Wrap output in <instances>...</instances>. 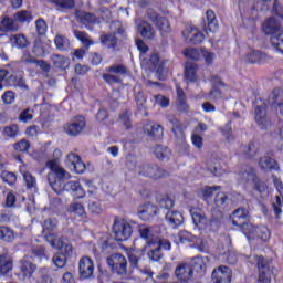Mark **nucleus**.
<instances>
[{"instance_id":"nucleus-54","label":"nucleus","mask_w":283,"mask_h":283,"mask_svg":"<svg viewBox=\"0 0 283 283\" xmlns=\"http://www.w3.org/2000/svg\"><path fill=\"white\" fill-rule=\"evenodd\" d=\"M208 81L210 82L211 88L220 90V87H227V83L222 81V77L219 75H210Z\"/></svg>"},{"instance_id":"nucleus-34","label":"nucleus","mask_w":283,"mask_h":283,"mask_svg":"<svg viewBox=\"0 0 283 283\" xmlns=\"http://www.w3.org/2000/svg\"><path fill=\"white\" fill-rule=\"evenodd\" d=\"M177 109L181 113L189 112V104H187V96L185 91L180 87H177Z\"/></svg>"},{"instance_id":"nucleus-3","label":"nucleus","mask_w":283,"mask_h":283,"mask_svg":"<svg viewBox=\"0 0 283 283\" xmlns=\"http://www.w3.org/2000/svg\"><path fill=\"white\" fill-rule=\"evenodd\" d=\"M106 264L115 275H127V258L122 253H114L107 256Z\"/></svg>"},{"instance_id":"nucleus-8","label":"nucleus","mask_w":283,"mask_h":283,"mask_svg":"<svg viewBox=\"0 0 283 283\" xmlns=\"http://www.w3.org/2000/svg\"><path fill=\"white\" fill-rule=\"evenodd\" d=\"M87 122L84 116H76L71 122L66 123L63 127L67 136L76 137L81 136L83 129H85Z\"/></svg>"},{"instance_id":"nucleus-14","label":"nucleus","mask_w":283,"mask_h":283,"mask_svg":"<svg viewBox=\"0 0 283 283\" xmlns=\"http://www.w3.org/2000/svg\"><path fill=\"white\" fill-rule=\"evenodd\" d=\"M168 123H170L171 126V132L177 138V140H180V143L185 144V130L187 129V126L176 115H168L167 116Z\"/></svg>"},{"instance_id":"nucleus-12","label":"nucleus","mask_w":283,"mask_h":283,"mask_svg":"<svg viewBox=\"0 0 283 283\" xmlns=\"http://www.w3.org/2000/svg\"><path fill=\"white\" fill-rule=\"evenodd\" d=\"M20 269V280L25 282V280H31V277L36 273V264H34L28 256H24L19 261Z\"/></svg>"},{"instance_id":"nucleus-55","label":"nucleus","mask_w":283,"mask_h":283,"mask_svg":"<svg viewBox=\"0 0 283 283\" xmlns=\"http://www.w3.org/2000/svg\"><path fill=\"white\" fill-rule=\"evenodd\" d=\"M52 262L57 269H63L67 264V256L63 253H56L53 255Z\"/></svg>"},{"instance_id":"nucleus-40","label":"nucleus","mask_w":283,"mask_h":283,"mask_svg":"<svg viewBox=\"0 0 283 283\" xmlns=\"http://www.w3.org/2000/svg\"><path fill=\"white\" fill-rule=\"evenodd\" d=\"M222 220H224V213L222 211L216 209L211 211V218L209 221L211 227L220 229Z\"/></svg>"},{"instance_id":"nucleus-7","label":"nucleus","mask_w":283,"mask_h":283,"mask_svg":"<svg viewBox=\"0 0 283 283\" xmlns=\"http://www.w3.org/2000/svg\"><path fill=\"white\" fill-rule=\"evenodd\" d=\"M233 227H238L241 233H245L247 229L251 224L249 222V210L245 208H238L231 216Z\"/></svg>"},{"instance_id":"nucleus-43","label":"nucleus","mask_w":283,"mask_h":283,"mask_svg":"<svg viewBox=\"0 0 283 283\" xmlns=\"http://www.w3.org/2000/svg\"><path fill=\"white\" fill-rule=\"evenodd\" d=\"M214 205L218 209H227L229 207V195L227 192H218L214 197Z\"/></svg>"},{"instance_id":"nucleus-26","label":"nucleus","mask_w":283,"mask_h":283,"mask_svg":"<svg viewBox=\"0 0 283 283\" xmlns=\"http://www.w3.org/2000/svg\"><path fill=\"white\" fill-rule=\"evenodd\" d=\"M0 32H19V24H17V20L4 15L0 21Z\"/></svg>"},{"instance_id":"nucleus-27","label":"nucleus","mask_w":283,"mask_h":283,"mask_svg":"<svg viewBox=\"0 0 283 283\" xmlns=\"http://www.w3.org/2000/svg\"><path fill=\"white\" fill-rule=\"evenodd\" d=\"M259 166L263 171H280V164L271 157H261Z\"/></svg>"},{"instance_id":"nucleus-33","label":"nucleus","mask_w":283,"mask_h":283,"mask_svg":"<svg viewBox=\"0 0 283 283\" xmlns=\"http://www.w3.org/2000/svg\"><path fill=\"white\" fill-rule=\"evenodd\" d=\"M51 61L56 70H67V67H70V57H65L61 54H53Z\"/></svg>"},{"instance_id":"nucleus-10","label":"nucleus","mask_w":283,"mask_h":283,"mask_svg":"<svg viewBox=\"0 0 283 283\" xmlns=\"http://www.w3.org/2000/svg\"><path fill=\"white\" fill-rule=\"evenodd\" d=\"M159 211L160 210L158 209V206H156L151 202H146L138 207L137 216L144 222H151V220H154V218H156V216H158Z\"/></svg>"},{"instance_id":"nucleus-62","label":"nucleus","mask_w":283,"mask_h":283,"mask_svg":"<svg viewBox=\"0 0 283 283\" xmlns=\"http://www.w3.org/2000/svg\"><path fill=\"white\" fill-rule=\"evenodd\" d=\"M1 98L4 105H12V103L17 101V93H14L13 91H6L2 94Z\"/></svg>"},{"instance_id":"nucleus-23","label":"nucleus","mask_w":283,"mask_h":283,"mask_svg":"<svg viewBox=\"0 0 283 283\" xmlns=\"http://www.w3.org/2000/svg\"><path fill=\"white\" fill-rule=\"evenodd\" d=\"M165 220L171 229H178L185 222V217L180 211L172 210L166 213Z\"/></svg>"},{"instance_id":"nucleus-57","label":"nucleus","mask_w":283,"mask_h":283,"mask_svg":"<svg viewBox=\"0 0 283 283\" xmlns=\"http://www.w3.org/2000/svg\"><path fill=\"white\" fill-rule=\"evenodd\" d=\"M42 227L44 231H56V228L59 227V219L48 218L44 220Z\"/></svg>"},{"instance_id":"nucleus-4","label":"nucleus","mask_w":283,"mask_h":283,"mask_svg":"<svg viewBox=\"0 0 283 283\" xmlns=\"http://www.w3.org/2000/svg\"><path fill=\"white\" fill-rule=\"evenodd\" d=\"M113 233L116 242H127L129 238H132V233H134V228L132 223L125 220H115L113 224Z\"/></svg>"},{"instance_id":"nucleus-50","label":"nucleus","mask_w":283,"mask_h":283,"mask_svg":"<svg viewBox=\"0 0 283 283\" xmlns=\"http://www.w3.org/2000/svg\"><path fill=\"white\" fill-rule=\"evenodd\" d=\"M254 191H258L261 196L269 191V186L260 177H253Z\"/></svg>"},{"instance_id":"nucleus-32","label":"nucleus","mask_w":283,"mask_h":283,"mask_svg":"<svg viewBox=\"0 0 283 283\" xmlns=\"http://www.w3.org/2000/svg\"><path fill=\"white\" fill-rule=\"evenodd\" d=\"M99 41L102 45H106L108 50H116V48H118V38L113 33L102 34Z\"/></svg>"},{"instance_id":"nucleus-39","label":"nucleus","mask_w":283,"mask_h":283,"mask_svg":"<svg viewBox=\"0 0 283 283\" xmlns=\"http://www.w3.org/2000/svg\"><path fill=\"white\" fill-rule=\"evenodd\" d=\"M54 44L56 50H60V52H66L70 50V39H67L65 35H55Z\"/></svg>"},{"instance_id":"nucleus-24","label":"nucleus","mask_w":283,"mask_h":283,"mask_svg":"<svg viewBox=\"0 0 283 283\" xmlns=\"http://www.w3.org/2000/svg\"><path fill=\"white\" fill-rule=\"evenodd\" d=\"M184 77L188 83H196L198 81V64L186 62Z\"/></svg>"},{"instance_id":"nucleus-52","label":"nucleus","mask_w":283,"mask_h":283,"mask_svg":"<svg viewBox=\"0 0 283 283\" xmlns=\"http://www.w3.org/2000/svg\"><path fill=\"white\" fill-rule=\"evenodd\" d=\"M157 202H159L161 209H174L175 201L168 195L158 197Z\"/></svg>"},{"instance_id":"nucleus-20","label":"nucleus","mask_w":283,"mask_h":283,"mask_svg":"<svg viewBox=\"0 0 283 283\" xmlns=\"http://www.w3.org/2000/svg\"><path fill=\"white\" fill-rule=\"evenodd\" d=\"M14 269L12 255L8 252L0 254V275H8Z\"/></svg>"},{"instance_id":"nucleus-61","label":"nucleus","mask_w":283,"mask_h":283,"mask_svg":"<svg viewBox=\"0 0 283 283\" xmlns=\"http://www.w3.org/2000/svg\"><path fill=\"white\" fill-rule=\"evenodd\" d=\"M158 30H161L163 32H169V20L167 18L159 15L157 18V21L154 23Z\"/></svg>"},{"instance_id":"nucleus-36","label":"nucleus","mask_w":283,"mask_h":283,"mask_svg":"<svg viewBox=\"0 0 283 283\" xmlns=\"http://www.w3.org/2000/svg\"><path fill=\"white\" fill-rule=\"evenodd\" d=\"M15 23H30L33 21L34 15L28 10H21L13 14Z\"/></svg>"},{"instance_id":"nucleus-60","label":"nucleus","mask_w":283,"mask_h":283,"mask_svg":"<svg viewBox=\"0 0 283 283\" xmlns=\"http://www.w3.org/2000/svg\"><path fill=\"white\" fill-rule=\"evenodd\" d=\"M69 211H71L72 213H76V216H80L81 218H85V216H87V213L85 212V207H83L82 203H71Z\"/></svg>"},{"instance_id":"nucleus-11","label":"nucleus","mask_w":283,"mask_h":283,"mask_svg":"<svg viewBox=\"0 0 283 283\" xmlns=\"http://www.w3.org/2000/svg\"><path fill=\"white\" fill-rule=\"evenodd\" d=\"M63 191H67L77 200L85 198V189H83V186L78 181H64V185L55 193L61 195Z\"/></svg>"},{"instance_id":"nucleus-30","label":"nucleus","mask_w":283,"mask_h":283,"mask_svg":"<svg viewBox=\"0 0 283 283\" xmlns=\"http://www.w3.org/2000/svg\"><path fill=\"white\" fill-rule=\"evenodd\" d=\"M144 255H145V248L133 249L130 252H128V262H129L130 269H138V262L143 260Z\"/></svg>"},{"instance_id":"nucleus-28","label":"nucleus","mask_w":283,"mask_h":283,"mask_svg":"<svg viewBox=\"0 0 283 283\" xmlns=\"http://www.w3.org/2000/svg\"><path fill=\"white\" fill-rule=\"evenodd\" d=\"M75 17L83 25H95V23H98V19L94 13L77 11L75 12Z\"/></svg>"},{"instance_id":"nucleus-49","label":"nucleus","mask_w":283,"mask_h":283,"mask_svg":"<svg viewBox=\"0 0 283 283\" xmlns=\"http://www.w3.org/2000/svg\"><path fill=\"white\" fill-rule=\"evenodd\" d=\"M208 98L212 103H220V101H224L226 95L220 88H210L208 93Z\"/></svg>"},{"instance_id":"nucleus-48","label":"nucleus","mask_w":283,"mask_h":283,"mask_svg":"<svg viewBox=\"0 0 283 283\" xmlns=\"http://www.w3.org/2000/svg\"><path fill=\"white\" fill-rule=\"evenodd\" d=\"M271 44L277 52H281L283 54V31L276 33L275 35H272L270 38Z\"/></svg>"},{"instance_id":"nucleus-42","label":"nucleus","mask_w":283,"mask_h":283,"mask_svg":"<svg viewBox=\"0 0 283 283\" xmlns=\"http://www.w3.org/2000/svg\"><path fill=\"white\" fill-rule=\"evenodd\" d=\"M31 252H32V255H34V258H39L41 262H43V260H45L46 262L48 260H50L48 250H45V247L43 245H33L31 249Z\"/></svg>"},{"instance_id":"nucleus-19","label":"nucleus","mask_w":283,"mask_h":283,"mask_svg":"<svg viewBox=\"0 0 283 283\" xmlns=\"http://www.w3.org/2000/svg\"><path fill=\"white\" fill-rule=\"evenodd\" d=\"M202 28L206 34L218 30V18H216V12H213V10H208L206 12V20L202 21Z\"/></svg>"},{"instance_id":"nucleus-53","label":"nucleus","mask_w":283,"mask_h":283,"mask_svg":"<svg viewBox=\"0 0 283 283\" xmlns=\"http://www.w3.org/2000/svg\"><path fill=\"white\" fill-rule=\"evenodd\" d=\"M52 3L62 10H73V8H76L74 0H52Z\"/></svg>"},{"instance_id":"nucleus-5","label":"nucleus","mask_w":283,"mask_h":283,"mask_svg":"<svg viewBox=\"0 0 283 283\" xmlns=\"http://www.w3.org/2000/svg\"><path fill=\"white\" fill-rule=\"evenodd\" d=\"M139 174L151 180H160V178H168L169 176V171L160 168V166L156 164H144L139 166Z\"/></svg>"},{"instance_id":"nucleus-29","label":"nucleus","mask_w":283,"mask_h":283,"mask_svg":"<svg viewBox=\"0 0 283 283\" xmlns=\"http://www.w3.org/2000/svg\"><path fill=\"white\" fill-rule=\"evenodd\" d=\"M49 48L50 46L48 44L38 38L33 42L32 54L39 57L48 56V54H50Z\"/></svg>"},{"instance_id":"nucleus-6","label":"nucleus","mask_w":283,"mask_h":283,"mask_svg":"<svg viewBox=\"0 0 283 283\" xmlns=\"http://www.w3.org/2000/svg\"><path fill=\"white\" fill-rule=\"evenodd\" d=\"M243 234L248 240H260L261 242H269L271 239V231L266 226H253V223L249 226Z\"/></svg>"},{"instance_id":"nucleus-18","label":"nucleus","mask_w":283,"mask_h":283,"mask_svg":"<svg viewBox=\"0 0 283 283\" xmlns=\"http://www.w3.org/2000/svg\"><path fill=\"white\" fill-rule=\"evenodd\" d=\"M263 32L264 34L271 36H275L282 32V23L280 22V19L270 17L268 20H265L263 23Z\"/></svg>"},{"instance_id":"nucleus-1","label":"nucleus","mask_w":283,"mask_h":283,"mask_svg":"<svg viewBox=\"0 0 283 283\" xmlns=\"http://www.w3.org/2000/svg\"><path fill=\"white\" fill-rule=\"evenodd\" d=\"M169 60H161L160 61V54L158 52H153L149 55V59H144L143 63H146L148 65V70H151L155 72L158 81H165V72L167 71V63Z\"/></svg>"},{"instance_id":"nucleus-13","label":"nucleus","mask_w":283,"mask_h":283,"mask_svg":"<svg viewBox=\"0 0 283 283\" xmlns=\"http://www.w3.org/2000/svg\"><path fill=\"white\" fill-rule=\"evenodd\" d=\"M143 133L149 140L157 142L161 140L163 136H165V128L160 124L148 123L144 125Z\"/></svg>"},{"instance_id":"nucleus-41","label":"nucleus","mask_w":283,"mask_h":283,"mask_svg":"<svg viewBox=\"0 0 283 283\" xmlns=\"http://www.w3.org/2000/svg\"><path fill=\"white\" fill-rule=\"evenodd\" d=\"M0 240L2 242H14V230L7 226H0Z\"/></svg>"},{"instance_id":"nucleus-17","label":"nucleus","mask_w":283,"mask_h":283,"mask_svg":"<svg viewBox=\"0 0 283 283\" xmlns=\"http://www.w3.org/2000/svg\"><path fill=\"white\" fill-rule=\"evenodd\" d=\"M181 34L186 38V41L192 45H200V43L205 41V33L198 31L196 27H187Z\"/></svg>"},{"instance_id":"nucleus-22","label":"nucleus","mask_w":283,"mask_h":283,"mask_svg":"<svg viewBox=\"0 0 283 283\" xmlns=\"http://www.w3.org/2000/svg\"><path fill=\"white\" fill-rule=\"evenodd\" d=\"M188 266L191 270L192 275H205V271H207V264H205V260L202 256H195L188 262Z\"/></svg>"},{"instance_id":"nucleus-46","label":"nucleus","mask_w":283,"mask_h":283,"mask_svg":"<svg viewBox=\"0 0 283 283\" xmlns=\"http://www.w3.org/2000/svg\"><path fill=\"white\" fill-rule=\"evenodd\" d=\"M2 134L7 138H17V136H19L21 134V130L19 129V125L11 124L3 128Z\"/></svg>"},{"instance_id":"nucleus-37","label":"nucleus","mask_w":283,"mask_h":283,"mask_svg":"<svg viewBox=\"0 0 283 283\" xmlns=\"http://www.w3.org/2000/svg\"><path fill=\"white\" fill-rule=\"evenodd\" d=\"M73 34L77 41L82 42L84 48H90V45H94V41L90 39V34L85 31H78V29L73 30Z\"/></svg>"},{"instance_id":"nucleus-15","label":"nucleus","mask_w":283,"mask_h":283,"mask_svg":"<svg viewBox=\"0 0 283 283\" xmlns=\"http://www.w3.org/2000/svg\"><path fill=\"white\" fill-rule=\"evenodd\" d=\"M233 271L227 265H220L212 271L213 283H231Z\"/></svg>"},{"instance_id":"nucleus-58","label":"nucleus","mask_w":283,"mask_h":283,"mask_svg":"<svg viewBox=\"0 0 283 283\" xmlns=\"http://www.w3.org/2000/svg\"><path fill=\"white\" fill-rule=\"evenodd\" d=\"M0 178H2L3 182H7V185H10V187L17 184V175L14 172L3 170L0 175Z\"/></svg>"},{"instance_id":"nucleus-16","label":"nucleus","mask_w":283,"mask_h":283,"mask_svg":"<svg viewBox=\"0 0 283 283\" xmlns=\"http://www.w3.org/2000/svg\"><path fill=\"white\" fill-rule=\"evenodd\" d=\"M256 266L259 269V283H271V269L269 261L264 256L256 258Z\"/></svg>"},{"instance_id":"nucleus-45","label":"nucleus","mask_w":283,"mask_h":283,"mask_svg":"<svg viewBox=\"0 0 283 283\" xmlns=\"http://www.w3.org/2000/svg\"><path fill=\"white\" fill-rule=\"evenodd\" d=\"M23 180L27 189H29L30 191H36V177H34L32 172L25 171L23 174Z\"/></svg>"},{"instance_id":"nucleus-44","label":"nucleus","mask_w":283,"mask_h":283,"mask_svg":"<svg viewBox=\"0 0 283 283\" xmlns=\"http://www.w3.org/2000/svg\"><path fill=\"white\" fill-rule=\"evenodd\" d=\"M138 30L144 39H149V40L154 39L155 31L151 24L147 22H143L142 24L138 25Z\"/></svg>"},{"instance_id":"nucleus-64","label":"nucleus","mask_w":283,"mask_h":283,"mask_svg":"<svg viewBox=\"0 0 283 283\" xmlns=\"http://www.w3.org/2000/svg\"><path fill=\"white\" fill-rule=\"evenodd\" d=\"M36 283H52V276L45 273V268L40 269V276L38 277Z\"/></svg>"},{"instance_id":"nucleus-59","label":"nucleus","mask_w":283,"mask_h":283,"mask_svg":"<svg viewBox=\"0 0 283 283\" xmlns=\"http://www.w3.org/2000/svg\"><path fill=\"white\" fill-rule=\"evenodd\" d=\"M103 81L107 83L108 85H116L118 83H123V80L120 78L119 75H114L112 73H104L102 75Z\"/></svg>"},{"instance_id":"nucleus-38","label":"nucleus","mask_w":283,"mask_h":283,"mask_svg":"<svg viewBox=\"0 0 283 283\" xmlns=\"http://www.w3.org/2000/svg\"><path fill=\"white\" fill-rule=\"evenodd\" d=\"M266 60V53H262L258 50H252L245 56V61L248 63H262V61Z\"/></svg>"},{"instance_id":"nucleus-9","label":"nucleus","mask_w":283,"mask_h":283,"mask_svg":"<svg viewBox=\"0 0 283 283\" xmlns=\"http://www.w3.org/2000/svg\"><path fill=\"white\" fill-rule=\"evenodd\" d=\"M94 260L83 256L78 262V273L81 280H94Z\"/></svg>"},{"instance_id":"nucleus-2","label":"nucleus","mask_w":283,"mask_h":283,"mask_svg":"<svg viewBox=\"0 0 283 283\" xmlns=\"http://www.w3.org/2000/svg\"><path fill=\"white\" fill-rule=\"evenodd\" d=\"M70 178H72V175H70V172H67L63 167L48 174V182L55 192L60 191L61 187L66 182V180H70Z\"/></svg>"},{"instance_id":"nucleus-31","label":"nucleus","mask_w":283,"mask_h":283,"mask_svg":"<svg viewBox=\"0 0 283 283\" xmlns=\"http://www.w3.org/2000/svg\"><path fill=\"white\" fill-rule=\"evenodd\" d=\"M9 41L12 48H18L20 50H23L28 48V45H30V41H28V38H25V35L21 33L10 35Z\"/></svg>"},{"instance_id":"nucleus-56","label":"nucleus","mask_w":283,"mask_h":283,"mask_svg":"<svg viewBox=\"0 0 283 283\" xmlns=\"http://www.w3.org/2000/svg\"><path fill=\"white\" fill-rule=\"evenodd\" d=\"M184 56H186V59H190V61H200V56H202V54L200 53V50L190 48L184 51Z\"/></svg>"},{"instance_id":"nucleus-35","label":"nucleus","mask_w":283,"mask_h":283,"mask_svg":"<svg viewBox=\"0 0 283 283\" xmlns=\"http://www.w3.org/2000/svg\"><path fill=\"white\" fill-rule=\"evenodd\" d=\"M154 155L158 160H169L171 149H169L167 146L156 145L154 148Z\"/></svg>"},{"instance_id":"nucleus-21","label":"nucleus","mask_w":283,"mask_h":283,"mask_svg":"<svg viewBox=\"0 0 283 283\" xmlns=\"http://www.w3.org/2000/svg\"><path fill=\"white\" fill-rule=\"evenodd\" d=\"M255 120L261 125V129H266L269 126V117L266 116V104L262 103L254 107Z\"/></svg>"},{"instance_id":"nucleus-47","label":"nucleus","mask_w":283,"mask_h":283,"mask_svg":"<svg viewBox=\"0 0 283 283\" xmlns=\"http://www.w3.org/2000/svg\"><path fill=\"white\" fill-rule=\"evenodd\" d=\"M108 74H116V76H125L127 74V66L124 64H113L106 69Z\"/></svg>"},{"instance_id":"nucleus-63","label":"nucleus","mask_w":283,"mask_h":283,"mask_svg":"<svg viewBox=\"0 0 283 283\" xmlns=\"http://www.w3.org/2000/svg\"><path fill=\"white\" fill-rule=\"evenodd\" d=\"M178 238L181 244H185V242H196V235L191 234V232L181 231Z\"/></svg>"},{"instance_id":"nucleus-51","label":"nucleus","mask_w":283,"mask_h":283,"mask_svg":"<svg viewBox=\"0 0 283 283\" xmlns=\"http://www.w3.org/2000/svg\"><path fill=\"white\" fill-rule=\"evenodd\" d=\"M13 149L20 154H28L30 151V142L23 138L13 144Z\"/></svg>"},{"instance_id":"nucleus-25","label":"nucleus","mask_w":283,"mask_h":283,"mask_svg":"<svg viewBox=\"0 0 283 283\" xmlns=\"http://www.w3.org/2000/svg\"><path fill=\"white\" fill-rule=\"evenodd\" d=\"M192 222L197 229H205L207 227V217L203 214L202 210L193 208L190 210Z\"/></svg>"}]
</instances>
